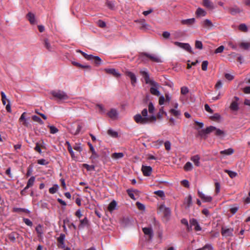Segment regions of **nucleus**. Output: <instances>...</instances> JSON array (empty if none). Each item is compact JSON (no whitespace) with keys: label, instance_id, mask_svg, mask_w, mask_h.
I'll list each match as a JSON object with an SVG mask.
<instances>
[{"label":"nucleus","instance_id":"f257e3e1","mask_svg":"<svg viewBox=\"0 0 250 250\" xmlns=\"http://www.w3.org/2000/svg\"><path fill=\"white\" fill-rule=\"evenodd\" d=\"M133 119L136 123L141 125L147 124L156 120V117L154 115H148L146 108L144 109L142 111L141 114L135 115Z\"/></svg>","mask_w":250,"mask_h":250},{"label":"nucleus","instance_id":"f03ea898","mask_svg":"<svg viewBox=\"0 0 250 250\" xmlns=\"http://www.w3.org/2000/svg\"><path fill=\"white\" fill-rule=\"evenodd\" d=\"M140 73L144 78L146 83L151 85L150 88V93L155 96H160V93L158 90L159 87V84L150 79L149 74L146 70V69H142L140 71Z\"/></svg>","mask_w":250,"mask_h":250},{"label":"nucleus","instance_id":"7ed1b4c3","mask_svg":"<svg viewBox=\"0 0 250 250\" xmlns=\"http://www.w3.org/2000/svg\"><path fill=\"white\" fill-rule=\"evenodd\" d=\"M51 94L57 100L64 101L69 99L68 95L64 91L61 90H54L51 92Z\"/></svg>","mask_w":250,"mask_h":250},{"label":"nucleus","instance_id":"20e7f679","mask_svg":"<svg viewBox=\"0 0 250 250\" xmlns=\"http://www.w3.org/2000/svg\"><path fill=\"white\" fill-rule=\"evenodd\" d=\"M82 128V126L81 125L78 124H74L70 125L69 129L71 134L76 135L79 133Z\"/></svg>","mask_w":250,"mask_h":250},{"label":"nucleus","instance_id":"39448f33","mask_svg":"<svg viewBox=\"0 0 250 250\" xmlns=\"http://www.w3.org/2000/svg\"><path fill=\"white\" fill-rule=\"evenodd\" d=\"M107 115L112 120H117L119 118V112L115 108H111L107 113Z\"/></svg>","mask_w":250,"mask_h":250},{"label":"nucleus","instance_id":"423d86ee","mask_svg":"<svg viewBox=\"0 0 250 250\" xmlns=\"http://www.w3.org/2000/svg\"><path fill=\"white\" fill-rule=\"evenodd\" d=\"M141 56H145L148 58L150 60L156 62H162L160 58L156 54H148L146 53H143Z\"/></svg>","mask_w":250,"mask_h":250},{"label":"nucleus","instance_id":"0eeeda50","mask_svg":"<svg viewBox=\"0 0 250 250\" xmlns=\"http://www.w3.org/2000/svg\"><path fill=\"white\" fill-rule=\"evenodd\" d=\"M159 211L162 212L164 216L168 218L170 216L171 211L169 208L166 207L164 205H161L159 208Z\"/></svg>","mask_w":250,"mask_h":250},{"label":"nucleus","instance_id":"6e6552de","mask_svg":"<svg viewBox=\"0 0 250 250\" xmlns=\"http://www.w3.org/2000/svg\"><path fill=\"white\" fill-rule=\"evenodd\" d=\"M174 43L175 45L188 51L189 53H192L191 48L188 43H182L178 42H175Z\"/></svg>","mask_w":250,"mask_h":250},{"label":"nucleus","instance_id":"1a4fd4ad","mask_svg":"<svg viewBox=\"0 0 250 250\" xmlns=\"http://www.w3.org/2000/svg\"><path fill=\"white\" fill-rule=\"evenodd\" d=\"M233 229L231 228H222L221 233L223 236L229 237L232 235Z\"/></svg>","mask_w":250,"mask_h":250},{"label":"nucleus","instance_id":"9d476101","mask_svg":"<svg viewBox=\"0 0 250 250\" xmlns=\"http://www.w3.org/2000/svg\"><path fill=\"white\" fill-rule=\"evenodd\" d=\"M127 192L129 196L133 200H136V197L139 195V191L137 189H129Z\"/></svg>","mask_w":250,"mask_h":250},{"label":"nucleus","instance_id":"9b49d317","mask_svg":"<svg viewBox=\"0 0 250 250\" xmlns=\"http://www.w3.org/2000/svg\"><path fill=\"white\" fill-rule=\"evenodd\" d=\"M234 99L235 101H233L231 102L229 107L231 110L236 111L239 109V105L237 102L239 101V99L237 97H234Z\"/></svg>","mask_w":250,"mask_h":250},{"label":"nucleus","instance_id":"f8f14e48","mask_svg":"<svg viewBox=\"0 0 250 250\" xmlns=\"http://www.w3.org/2000/svg\"><path fill=\"white\" fill-rule=\"evenodd\" d=\"M198 194L201 199L205 202H210L212 201V197L203 193L202 192L198 191Z\"/></svg>","mask_w":250,"mask_h":250},{"label":"nucleus","instance_id":"ddd939ff","mask_svg":"<svg viewBox=\"0 0 250 250\" xmlns=\"http://www.w3.org/2000/svg\"><path fill=\"white\" fill-rule=\"evenodd\" d=\"M125 74L126 76L130 78L131 84L134 86L137 82V79L135 75L132 72L129 71H125Z\"/></svg>","mask_w":250,"mask_h":250},{"label":"nucleus","instance_id":"4468645a","mask_svg":"<svg viewBox=\"0 0 250 250\" xmlns=\"http://www.w3.org/2000/svg\"><path fill=\"white\" fill-rule=\"evenodd\" d=\"M189 224L190 225V227L194 226V229L196 231H200L201 230V228L196 219L194 218L190 219Z\"/></svg>","mask_w":250,"mask_h":250},{"label":"nucleus","instance_id":"2eb2a0df","mask_svg":"<svg viewBox=\"0 0 250 250\" xmlns=\"http://www.w3.org/2000/svg\"><path fill=\"white\" fill-rule=\"evenodd\" d=\"M142 170L144 175L146 176H149L152 172V168L150 166H143Z\"/></svg>","mask_w":250,"mask_h":250},{"label":"nucleus","instance_id":"dca6fc26","mask_svg":"<svg viewBox=\"0 0 250 250\" xmlns=\"http://www.w3.org/2000/svg\"><path fill=\"white\" fill-rule=\"evenodd\" d=\"M104 71L106 73L111 74L113 76L117 78H118L121 76V74L115 69L114 68H106L105 69Z\"/></svg>","mask_w":250,"mask_h":250},{"label":"nucleus","instance_id":"f3484780","mask_svg":"<svg viewBox=\"0 0 250 250\" xmlns=\"http://www.w3.org/2000/svg\"><path fill=\"white\" fill-rule=\"evenodd\" d=\"M27 19L31 24H37V21L35 18V16L34 14L31 12H29L27 16Z\"/></svg>","mask_w":250,"mask_h":250},{"label":"nucleus","instance_id":"a211bd4d","mask_svg":"<svg viewBox=\"0 0 250 250\" xmlns=\"http://www.w3.org/2000/svg\"><path fill=\"white\" fill-rule=\"evenodd\" d=\"M215 129V127L213 126H210L209 127H207L206 129L201 130V131H200L199 132V134L201 135H202L205 134H209L211 132H214Z\"/></svg>","mask_w":250,"mask_h":250},{"label":"nucleus","instance_id":"6ab92c4d","mask_svg":"<svg viewBox=\"0 0 250 250\" xmlns=\"http://www.w3.org/2000/svg\"><path fill=\"white\" fill-rule=\"evenodd\" d=\"M143 231L145 235H147L149 239L152 238L153 235V230L151 228H144Z\"/></svg>","mask_w":250,"mask_h":250},{"label":"nucleus","instance_id":"aec40b11","mask_svg":"<svg viewBox=\"0 0 250 250\" xmlns=\"http://www.w3.org/2000/svg\"><path fill=\"white\" fill-rule=\"evenodd\" d=\"M65 239V235L61 234L60 236L58 238V242L59 243V247L61 248H65V245L64 240Z\"/></svg>","mask_w":250,"mask_h":250},{"label":"nucleus","instance_id":"412c9836","mask_svg":"<svg viewBox=\"0 0 250 250\" xmlns=\"http://www.w3.org/2000/svg\"><path fill=\"white\" fill-rule=\"evenodd\" d=\"M229 12L230 14L232 15H236L237 14H239L242 11V10L240 9L239 7L237 6H234L232 7H230L229 9Z\"/></svg>","mask_w":250,"mask_h":250},{"label":"nucleus","instance_id":"4be33fe9","mask_svg":"<svg viewBox=\"0 0 250 250\" xmlns=\"http://www.w3.org/2000/svg\"><path fill=\"white\" fill-rule=\"evenodd\" d=\"M202 25L204 27L208 28V29H211L212 27H213V24L211 21L210 20L208 19H206L202 22Z\"/></svg>","mask_w":250,"mask_h":250},{"label":"nucleus","instance_id":"5701e85b","mask_svg":"<svg viewBox=\"0 0 250 250\" xmlns=\"http://www.w3.org/2000/svg\"><path fill=\"white\" fill-rule=\"evenodd\" d=\"M190 160L193 162L194 165L196 167L200 166V157L198 155H195L191 157Z\"/></svg>","mask_w":250,"mask_h":250},{"label":"nucleus","instance_id":"b1692460","mask_svg":"<svg viewBox=\"0 0 250 250\" xmlns=\"http://www.w3.org/2000/svg\"><path fill=\"white\" fill-rule=\"evenodd\" d=\"M203 5L209 9L214 8L213 3L210 0H203Z\"/></svg>","mask_w":250,"mask_h":250},{"label":"nucleus","instance_id":"393cba45","mask_svg":"<svg viewBox=\"0 0 250 250\" xmlns=\"http://www.w3.org/2000/svg\"><path fill=\"white\" fill-rule=\"evenodd\" d=\"M195 22V19L194 18H191L186 20H183L181 21V22L182 24L187 25H191L193 24Z\"/></svg>","mask_w":250,"mask_h":250},{"label":"nucleus","instance_id":"a878e982","mask_svg":"<svg viewBox=\"0 0 250 250\" xmlns=\"http://www.w3.org/2000/svg\"><path fill=\"white\" fill-rule=\"evenodd\" d=\"M184 204L186 208H188L191 206L192 204V197L190 195H189L185 198Z\"/></svg>","mask_w":250,"mask_h":250},{"label":"nucleus","instance_id":"bb28decb","mask_svg":"<svg viewBox=\"0 0 250 250\" xmlns=\"http://www.w3.org/2000/svg\"><path fill=\"white\" fill-rule=\"evenodd\" d=\"M36 231L38 234V236L40 238H42L43 229L41 225H38L36 228Z\"/></svg>","mask_w":250,"mask_h":250},{"label":"nucleus","instance_id":"cd10ccee","mask_svg":"<svg viewBox=\"0 0 250 250\" xmlns=\"http://www.w3.org/2000/svg\"><path fill=\"white\" fill-rule=\"evenodd\" d=\"M196 14L198 17H204L206 15L207 12L203 9L199 7L196 11Z\"/></svg>","mask_w":250,"mask_h":250},{"label":"nucleus","instance_id":"c85d7f7f","mask_svg":"<svg viewBox=\"0 0 250 250\" xmlns=\"http://www.w3.org/2000/svg\"><path fill=\"white\" fill-rule=\"evenodd\" d=\"M214 133L216 136L220 137H223L226 135L225 131L216 127Z\"/></svg>","mask_w":250,"mask_h":250},{"label":"nucleus","instance_id":"c756f323","mask_svg":"<svg viewBox=\"0 0 250 250\" xmlns=\"http://www.w3.org/2000/svg\"><path fill=\"white\" fill-rule=\"evenodd\" d=\"M35 179V177H34V176L31 177L28 180V181L27 182V185L24 188L23 190H25L27 189H28V188H29L30 187H32L34 183Z\"/></svg>","mask_w":250,"mask_h":250},{"label":"nucleus","instance_id":"7c9ffc66","mask_svg":"<svg viewBox=\"0 0 250 250\" xmlns=\"http://www.w3.org/2000/svg\"><path fill=\"white\" fill-rule=\"evenodd\" d=\"M117 206V203L115 201L113 200L108 205V210L110 212H112L116 209Z\"/></svg>","mask_w":250,"mask_h":250},{"label":"nucleus","instance_id":"2f4dec72","mask_svg":"<svg viewBox=\"0 0 250 250\" xmlns=\"http://www.w3.org/2000/svg\"><path fill=\"white\" fill-rule=\"evenodd\" d=\"M25 114L26 112H23L19 119V121L21 122H22V124L27 126L28 125V123L27 122V120L25 118Z\"/></svg>","mask_w":250,"mask_h":250},{"label":"nucleus","instance_id":"473e14b6","mask_svg":"<svg viewBox=\"0 0 250 250\" xmlns=\"http://www.w3.org/2000/svg\"><path fill=\"white\" fill-rule=\"evenodd\" d=\"M140 24V29L142 30H146L149 28V26L146 23L144 20H142L139 21Z\"/></svg>","mask_w":250,"mask_h":250},{"label":"nucleus","instance_id":"72a5a7b5","mask_svg":"<svg viewBox=\"0 0 250 250\" xmlns=\"http://www.w3.org/2000/svg\"><path fill=\"white\" fill-rule=\"evenodd\" d=\"M124 156V153L122 152L113 153L111 155V158L113 159L117 160L123 158Z\"/></svg>","mask_w":250,"mask_h":250},{"label":"nucleus","instance_id":"f704fd0d","mask_svg":"<svg viewBox=\"0 0 250 250\" xmlns=\"http://www.w3.org/2000/svg\"><path fill=\"white\" fill-rule=\"evenodd\" d=\"M43 44L45 46V47L48 50V51H52V47L51 45V44L50 43L48 40L47 39H45L43 40Z\"/></svg>","mask_w":250,"mask_h":250},{"label":"nucleus","instance_id":"c9c22d12","mask_svg":"<svg viewBox=\"0 0 250 250\" xmlns=\"http://www.w3.org/2000/svg\"><path fill=\"white\" fill-rule=\"evenodd\" d=\"M234 152V150L232 148H229V149L222 150L220 151V154L225 155H230Z\"/></svg>","mask_w":250,"mask_h":250},{"label":"nucleus","instance_id":"e433bc0d","mask_svg":"<svg viewBox=\"0 0 250 250\" xmlns=\"http://www.w3.org/2000/svg\"><path fill=\"white\" fill-rule=\"evenodd\" d=\"M107 134L108 135L113 138H117L118 137V132L112 129H109L107 130Z\"/></svg>","mask_w":250,"mask_h":250},{"label":"nucleus","instance_id":"4c0bfd02","mask_svg":"<svg viewBox=\"0 0 250 250\" xmlns=\"http://www.w3.org/2000/svg\"><path fill=\"white\" fill-rule=\"evenodd\" d=\"M239 46L242 49L247 50L250 47V42H242L239 44Z\"/></svg>","mask_w":250,"mask_h":250},{"label":"nucleus","instance_id":"58836bf2","mask_svg":"<svg viewBox=\"0 0 250 250\" xmlns=\"http://www.w3.org/2000/svg\"><path fill=\"white\" fill-rule=\"evenodd\" d=\"M184 168L185 171H191L193 169V166L190 162H188L185 165V166L184 167Z\"/></svg>","mask_w":250,"mask_h":250},{"label":"nucleus","instance_id":"ea45409f","mask_svg":"<svg viewBox=\"0 0 250 250\" xmlns=\"http://www.w3.org/2000/svg\"><path fill=\"white\" fill-rule=\"evenodd\" d=\"M80 222V224L78 227L79 229L83 228L84 226L87 225L88 223V221L86 217H85L84 219L81 220Z\"/></svg>","mask_w":250,"mask_h":250},{"label":"nucleus","instance_id":"a19ab883","mask_svg":"<svg viewBox=\"0 0 250 250\" xmlns=\"http://www.w3.org/2000/svg\"><path fill=\"white\" fill-rule=\"evenodd\" d=\"M97 108L99 109V113L100 114H104L105 113V109L103 105L101 104H97L96 105Z\"/></svg>","mask_w":250,"mask_h":250},{"label":"nucleus","instance_id":"79ce46f5","mask_svg":"<svg viewBox=\"0 0 250 250\" xmlns=\"http://www.w3.org/2000/svg\"><path fill=\"white\" fill-rule=\"evenodd\" d=\"M225 172L228 173L229 177L231 178H233L237 175L236 172L228 169H225Z\"/></svg>","mask_w":250,"mask_h":250},{"label":"nucleus","instance_id":"37998d69","mask_svg":"<svg viewBox=\"0 0 250 250\" xmlns=\"http://www.w3.org/2000/svg\"><path fill=\"white\" fill-rule=\"evenodd\" d=\"M170 112L174 116L178 117L180 115V111L175 109H171Z\"/></svg>","mask_w":250,"mask_h":250},{"label":"nucleus","instance_id":"c03bdc74","mask_svg":"<svg viewBox=\"0 0 250 250\" xmlns=\"http://www.w3.org/2000/svg\"><path fill=\"white\" fill-rule=\"evenodd\" d=\"M32 118L34 121L38 122L41 125H43L44 124L43 122L41 120V119L36 115L33 116Z\"/></svg>","mask_w":250,"mask_h":250},{"label":"nucleus","instance_id":"a18cd8bd","mask_svg":"<svg viewBox=\"0 0 250 250\" xmlns=\"http://www.w3.org/2000/svg\"><path fill=\"white\" fill-rule=\"evenodd\" d=\"M148 112L150 114L154 115V107L152 103H149L148 104Z\"/></svg>","mask_w":250,"mask_h":250},{"label":"nucleus","instance_id":"49530a36","mask_svg":"<svg viewBox=\"0 0 250 250\" xmlns=\"http://www.w3.org/2000/svg\"><path fill=\"white\" fill-rule=\"evenodd\" d=\"M48 127L50 129V132L51 134H55L58 132V129L53 125H48Z\"/></svg>","mask_w":250,"mask_h":250},{"label":"nucleus","instance_id":"de8ad7c7","mask_svg":"<svg viewBox=\"0 0 250 250\" xmlns=\"http://www.w3.org/2000/svg\"><path fill=\"white\" fill-rule=\"evenodd\" d=\"M181 223L183 224H184L187 226V229L188 231H189L191 230V227H189V226L188 225V220L187 219H182Z\"/></svg>","mask_w":250,"mask_h":250},{"label":"nucleus","instance_id":"09e8293b","mask_svg":"<svg viewBox=\"0 0 250 250\" xmlns=\"http://www.w3.org/2000/svg\"><path fill=\"white\" fill-rule=\"evenodd\" d=\"M83 56L87 60H94V57H95L92 55H88L85 53H83Z\"/></svg>","mask_w":250,"mask_h":250},{"label":"nucleus","instance_id":"8fccbe9b","mask_svg":"<svg viewBox=\"0 0 250 250\" xmlns=\"http://www.w3.org/2000/svg\"><path fill=\"white\" fill-rule=\"evenodd\" d=\"M83 167L88 171L94 170L95 167L93 165H88L86 164H83Z\"/></svg>","mask_w":250,"mask_h":250},{"label":"nucleus","instance_id":"3c124183","mask_svg":"<svg viewBox=\"0 0 250 250\" xmlns=\"http://www.w3.org/2000/svg\"><path fill=\"white\" fill-rule=\"evenodd\" d=\"M66 144H67V145L68 146L67 149H68V151L70 153L72 157H73V158L74 157V152H73V151L72 150V148L70 144L68 142H66Z\"/></svg>","mask_w":250,"mask_h":250},{"label":"nucleus","instance_id":"603ef678","mask_svg":"<svg viewBox=\"0 0 250 250\" xmlns=\"http://www.w3.org/2000/svg\"><path fill=\"white\" fill-rule=\"evenodd\" d=\"M239 29L243 32H247L248 30L247 26L245 24H241L239 26Z\"/></svg>","mask_w":250,"mask_h":250},{"label":"nucleus","instance_id":"864d4df0","mask_svg":"<svg viewBox=\"0 0 250 250\" xmlns=\"http://www.w3.org/2000/svg\"><path fill=\"white\" fill-rule=\"evenodd\" d=\"M58 189V186L55 185L53 187L50 188L49 189V191L51 194H54L57 192Z\"/></svg>","mask_w":250,"mask_h":250},{"label":"nucleus","instance_id":"5fc2aeb1","mask_svg":"<svg viewBox=\"0 0 250 250\" xmlns=\"http://www.w3.org/2000/svg\"><path fill=\"white\" fill-rule=\"evenodd\" d=\"M195 45V47L197 49H202L203 48V44L201 41H196Z\"/></svg>","mask_w":250,"mask_h":250},{"label":"nucleus","instance_id":"6e6d98bb","mask_svg":"<svg viewBox=\"0 0 250 250\" xmlns=\"http://www.w3.org/2000/svg\"><path fill=\"white\" fill-rule=\"evenodd\" d=\"M188 89L187 87L183 86L181 88V93L183 95H186L188 92Z\"/></svg>","mask_w":250,"mask_h":250},{"label":"nucleus","instance_id":"4d7b16f0","mask_svg":"<svg viewBox=\"0 0 250 250\" xmlns=\"http://www.w3.org/2000/svg\"><path fill=\"white\" fill-rule=\"evenodd\" d=\"M208 65V62L207 61H203L202 64V69L204 71H206L207 70Z\"/></svg>","mask_w":250,"mask_h":250},{"label":"nucleus","instance_id":"13d9d810","mask_svg":"<svg viewBox=\"0 0 250 250\" xmlns=\"http://www.w3.org/2000/svg\"><path fill=\"white\" fill-rule=\"evenodd\" d=\"M90 149L92 153V157L96 158L98 157V155L95 151V149L91 144H89Z\"/></svg>","mask_w":250,"mask_h":250},{"label":"nucleus","instance_id":"bf43d9fd","mask_svg":"<svg viewBox=\"0 0 250 250\" xmlns=\"http://www.w3.org/2000/svg\"><path fill=\"white\" fill-rule=\"evenodd\" d=\"M165 147L167 150L169 151L171 149V143L169 141H166L165 144Z\"/></svg>","mask_w":250,"mask_h":250},{"label":"nucleus","instance_id":"052dcab7","mask_svg":"<svg viewBox=\"0 0 250 250\" xmlns=\"http://www.w3.org/2000/svg\"><path fill=\"white\" fill-rule=\"evenodd\" d=\"M154 193L160 197L163 198L165 197V193L163 190L155 191Z\"/></svg>","mask_w":250,"mask_h":250},{"label":"nucleus","instance_id":"680f3d73","mask_svg":"<svg viewBox=\"0 0 250 250\" xmlns=\"http://www.w3.org/2000/svg\"><path fill=\"white\" fill-rule=\"evenodd\" d=\"M136 206L140 210H143L145 209V206L139 202L136 203Z\"/></svg>","mask_w":250,"mask_h":250},{"label":"nucleus","instance_id":"e2e57ef3","mask_svg":"<svg viewBox=\"0 0 250 250\" xmlns=\"http://www.w3.org/2000/svg\"><path fill=\"white\" fill-rule=\"evenodd\" d=\"M215 192L217 194H218L220 192V184L218 182H216L215 183Z\"/></svg>","mask_w":250,"mask_h":250},{"label":"nucleus","instance_id":"0e129e2a","mask_svg":"<svg viewBox=\"0 0 250 250\" xmlns=\"http://www.w3.org/2000/svg\"><path fill=\"white\" fill-rule=\"evenodd\" d=\"M212 248L210 245H206L204 247L198 249V250H212Z\"/></svg>","mask_w":250,"mask_h":250},{"label":"nucleus","instance_id":"69168bd1","mask_svg":"<svg viewBox=\"0 0 250 250\" xmlns=\"http://www.w3.org/2000/svg\"><path fill=\"white\" fill-rule=\"evenodd\" d=\"M224 49V46L223 45H221L215 50V53L217 54L222 53Z\"/></svg>","mask_w":250,"mask_h":250},{"label":"nucleus","instance_id":"338daca9","mask_svg":"<svg viewBox=\"0 0 250 250\" xmlns=\"http://www.w3.org/2000/svg\"><path fill=\"white\" fill-rule=\"evenodd\" d=\"M97 24L99 27H102V28H104V27H105V26H106L105 22L101 20H99L97 21Z\"/></svg>","mask_w":250,"mask_h":250},{"label":"nucleus","instance_id":"774afa93","mask_svg":"<svg viewBox=\"0 0 250 250\" xmlns=\"http://www.w3.org/2000/svg\"><path fill=\"white\" fill-rule=\"evenodd\" d=\"M106 5L111 9H113L114 8L115 4L112 1H107Z\"/></svg>","mask_w":250,"mask_h":250}]
</instances>
